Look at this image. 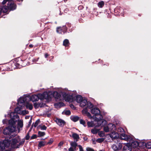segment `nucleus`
<instances>
[{"label": "nucleus", "mask_w": 151, "mask_h": 151, "mask_svg": "<svg viewBox=\"0 0 151 151\" xmlns=\"http://www.w3.org/2000/svg\"><path fill=\"white\" fill-rule=\"evenodd\" d=\"M11 141L9 139H7L4 140L3 142L0 143V149L3 151L5 147H9L10 145Z\"/></svg>", "instance_id": "obj_4"}, {"label": "nucleus", "mask_w": 151, "mask_h": 151, "mask_svg": "<svg viewBox=\"0 0 151 151\" xmlns=\"http://www.w3.org/2000/svg\"><path fill=\"white\" fill-rule=\"evenodd\" d=\"M62 114H65L66 115H70L71 114V112L69 110H67L64 111H63L62 113Z\"/></svg>", "instance_id": "obj_34"}, {"label": "nucleus", "mask_w": 151, "mask_h": 151, "mask_svg": "<svg viewBox=\"0 0 151 151\" xmlns=\"http://www.w3.org/2000/svg\"><path fill=\"white\" fill-rule=\"evenodd\" d=\"M22 62L23 61L21 59H20L19 60L18 59V61L14 64L15 65L17 68H20V66L24 65L23 64Z\"/></svg>", "instance_id": "obj_14"}, {"label": "nucleus", "mask_w": 151, "mask_h": 151, "mask_svg": "<svg viewBox=\"0 0 151 151\" xmlns=\"http://www.w3.org/2000/svg\"><path fill=\"white\" fill-rule=\"evenodd\" d=\"M37 137V135L36 134H33L30 138L31 139H32L36 138Z\"/></svg>", "instance_id": "obj_48"}, {"label": "nucleus", "mask_w": 151, "mask_h": 151, "mask_svg": "<svg viewBox=\"0 0 151 151\" xmlns=\"http://www.w3.org/2000/svg\"><path fill=\"white\" fill-rule=\"evenodd\" d=\"M72 99H73V96H67V99L68 101H71Z\"/></svg>", "instance_id": "obj_46"}, {"label": "nucleus", "mask_w": 151, "mask_h": 151, "mask_svg": "<svg viewBox=\"0 0 151 151\" xmlns=\"http://www.w3.org/2000/svg\"><path fill=\"white\" fill-rule=\"evenodd\" d=\"M17 121L15 120L14 118H12L11 119H9V126H12L13 127H14L15 129L16 130V126L15 125V122Z\"/></svg>", "instance_id": "obj_9"}, {"label": "nucleus", "mask_w": 151, "mask_h": 151, "mask_svg": "<svg viewBox=\"0 0 151 151\" xmlns=\"http://www.w3.org/2000/svg\"><path fill=\"white\" fill-rule=\"evenodd\" d=\"M7 4L8 9L10 11H13L16 9L17 5L13 0L9 1Z\"/></svg>", "instance_id": "obj_5"}, {"label": "nucleus", "mask_w": 151, "mask_h": 151, "mask_svg": "<svg viewBox=\"0 0 151 151\" xmlns=\"http://www.w3.org/2000/svg\"><path fill=\"white\" fill-rule=\"evenodd\" d=\"M40 122V119H38L36 121L35 123H33L34 124H33V126L34 125V127H36L38 124Z\"/></svg>", "instance_id": "obj_38"}, {"label": "nucleus", "mask_w": 151, "mask_h": 151, "mask_svg": "<svg viewBox=\"0 0 151 151\" xmlns=\"http://www.w3.org/2000/svg\"><path fill=\"white\" fill-rule=\"evenodd\" d=\"M27 97L29 99L30 101H32L33 102L38 101V98L37 95H33L31 96L29 95L27 96Z\"/></svg>", "instance_id": "obj_8"}, {"label": "nucleus", "mask_w": 151, "mask_h": 151, "mask_svg": "<svg viewBox=\"0 0 151 151\" xmlns=\"http://www.w3.org/2000/svg\"><path fill=\"white\" fill-rule=\"evenodd\" d=\"M63 144V142H60L58 144V146H62Z\"/></svg>", "instance_id": "obj_60"}, {"label": "nucleus", "mask_w": 151, "mask_h": 151, "mask_svg": "<svg viewBox=\"0 0 151 151\" xmlns=\"http://www.w3.org/2000/svg\"><path fill=\"white\" fill-rule=\"evenodd\" d=\"M34 106L35 109L38 108L40 106V104L39 103L35 102L34 104Z\"/></svg>", "instance_id": "obj_39"}, {"label": "nucleus", "mask_w": 151, "mask_h": 151, "mask_svg": "<svg viewBox=\"0 0 151 151\" xmlns=\"http://www.w3.org/2000/svg\"><path fill=\"white\" fill-rule=\"evenodd\" d=\"M44 99L47 100H50L51 99V97L50 95H49V93L47 92H44Z\"/></svg>", "instance_id": "obj_28"}, {"label": "nucleus", "mask_w": 151, "mask_h": 151, "mask_svg": "<svg viewBox=\"0 0 151 151\" xmlns=\"http://www.w3.org/2000/svg\"><path fill=\"white\" fill-rule=\"evenodd\" d=\"M75 100L78 103H80L83 99L82 96L80 95H77L76 96Z\"/></svg>", "instance_id": "obj_19"}, {"label": "nucleus", "mask_w": 151, "mask_h": 151, "mask_svg": "<svg viewBox=\"0 0 151 151\" xmlns=\"http://www.w3.org/2000/svg\"><path fill=\"white\" fill-rule=\"evenodd\" d=\"M69 44V42L68 39H65L63 41V45L65 47L68 46Z\"/></svg>", "instance_id": "obj_29"}, {"label": "nucleus", "mask_w": 151, "mask_h": 151, "mask_svg": "<svg viewBox=\"0 0 151 151\" xmlns=\"http://www.w3.org/2000/svg\"><path fill=\"white\" fill-rule=\"evenodd\" d=\"M80 123L83 124L84 126H86V122L84 120L82 119H81L80 120Z\"/></svg>", "instance_id": "obj_44"}, {"label": "nucleus", "mask_w": 151, "mask_h": 151, "mask_svg": "<svg viewBox=\"0 0 151 151\" xmlns=\"http://www.w3.org/2000/svg\"><path fill=\"white\" fill-rule=\"evenodd\" d=\"M17 131L15 129L14 127H12V126H8L5 127L4 129L3 132V133L4 134L6 135H9L10 137H9V139L13 137H15L16 135H12L11 136V134L14 132H15Z\"/></svg>", "instance_id": "obj_1"}, {"label": "nucleus", "mask_w": 151, "mask_h": 151, "mask_svg": "<svg viewBox=\"0 0 151 151\" xmlns=\"http://www.w3.org/2000/svg\"><path fill=\"white\" fill-rule=\"evenodd\" d=\"M108 126L109 129L111 130L114 131L116 129V126L114 124L112 123H110L108 124Z\"/></svg>", "instance_id": "obj_25"}, {"label": "nucleus", "mask_w": 151, "mask_h": 151, "mask_svg": "<svg viewBox=\"0 0 151 151\" xmlns=\"http://www.w3.org/2000/svg\"><path fill=\"white\" fill-rule=\"evenodd\" d=\"M93 106V104L91 103V102H88V103L87 104V107L89 108V109H91L92 108Z\"/></svg>", "instance_id": "obj_36"}, {"label": "nucleus", "mask_w": 151, "mask_h": 151, "mask_svg": "<svg viewBox=\"0 0 151 151\" xmlns=\"http://www.w3.org/2000/svg\"><path fill=\"white\" fill-rule=\"evenodd\" d=\"M25 140L24 139H23L19 143L21 145H23L24 144V142Z\"/></svg>", "instance_id": "obj_57"}, {"label": "nucleus", "mask_w": 151, "mask_h": 151, "mask_svg": "<svg viewBox=\"0 0 151 151\" xmlns=\"http://www.w3.org/2000/svg\"><path fill=\"white\" fill-rule=\"evenodd\" d=\"M2 12L5 13V12L4 11H3V8H0V15L1 14Z\"/></svg>", "instance_id": "obj_59"}, {"label": "nucleus", "mask_w": 151, "mask_h": 151, "mask_svg": "<svg viewBox=\"0 0 151 151\" xmlns=\"http://www.w3.org/2000/svg\"><path fill=\"white\" fill-rule=\"evenodd\" d=\"M109 130L110 129L108 126L105 127L104 128V130L106 132H109Z\"/></svg>", "instance_id": "obj_41"}, {"label": "nucleus", "mask_w": 151, "mask_h": 151, "mask_svg": "<svg viewBox=\"0 0 151 151\" xmlns=\"http://www.w3.org/2000/svg\"><path fill=\"white\" fill-rule=\"evenodd\" d=\"M29 138H30V136H29V132H28L27 134L25 137V139L26 140H28L29 139Z\"/></svg>", "instance_id": "obj_49"}, {"label": "nucleus", "mask_w": 151, "mask_h": 151, "mask_svg": "<svg viewBox=\"0 0 151 151\" xmlns=\"http://www.w3.org/2000/svg\"><path fill=\"white\" fill-rule=\"evenodd\" d=\"M104 133L102 131H101L99 132V135L100 137H103V135H104Z\"/></svg>", "instance_id": "obj_51"}, {"label": "nucleus", "mask_w": 151, "mask_h": 151, "mask_svg": "<svg viewBox=\"0 0 151 151\" xmlns=\"http://www.w3.org/2000/svg\"><path fill=\"white\" fill-rule=\"evenodd\" d=\"M99 130V129H96L94 128L91 129V132L92 133L95 134H97Z\"/></svg>", "instance_id": "obj_35"}, {"label": "nucleus", "mask_w": 151, "mask_h": 151, "mask_svg": "<svg viewBox=\"0 0 151 151\" xmlns=\"http://www.w3.org/2000/svg\"><path fill=\"white\" fill-rule=\"evenodd\" d=\"M55 121L60 126H63L65 123L64 120L61 119L57 118Z\"/></svg>", "instance_id": "obj_11"}, {"label": "nucleus", "mask_w": 151, "mask_h": 151, "mask_svg": "<svg viewBox=\"0 0 151 151\" xmlns=\"http://www.w3.org/2000/svg\"><path fill=\"white\" fill-rule=\"evenodd\" d=\"M78 147L79 148L80 151L83 150V148L81 145H78Z\"/></svg>", "instance_id": "obj_58"}, {"label": "nucleus", "mask_w": 151, "mask_h": 151, "mask_svg": "<svg viewBox=\"0 0 151 151\" xmlns=\"http://www.w3.org/2000/svg\"><path fill=\"white\" fill-rule=\"evenodd\" d=\"M32 118H31L30 120V121H29V124L28 125V126H27L28 127H29L31 125V124L32 122Z\"/></svg>", "instance_id": "obj_55"}, {"label": "nucleus", "mask_w": 151, "mask_h": 151, "mask_svg": "<svg viewBox=\"0 0 151 151\" xmlns=\"http://www.w3.org/2000/svg\"><path fill=\"white\" fill-rule=\"evenodd\" d=\"M22 105H20L19 106L18 105L17 107L15 108L14 111L15 112L17 113L18 112V111H19L21 110V109H22Z\"/></svg>", "instance_id": "obj_31"}, {"label": "nucleus", "mask_w": 151, "mask_h": 151, "mask_svg": "<svg viewBox=\"0 0 151 151\" xmlns=\"http://www.w3.org/2000/svg\"><path fill=\"white\" fill-rule=\"evenodd\" d=\"M104 140V139L103 138H100L97 139L96 141L98 143H101Z\"/></svg>", "instance_id": "obj_40"}, {"label": "nucleus", "mask_w": 151, "mask_h": 151, "mask_svg": "<svg viewBox=\"0 0 151 151\" xmlns=\"http://www.w3.org/2000/svg\"><path fill=\"white\" fill-rule=\"evenodd\" d=\"M44 92H43L42 93H38L37 94V96L38 98V100L39 99H40L41 100H42L44 99L45 96H44Z\"/></svg>", "instance_id": "obj_26"}, {"label": "nucleus", "mask_w": 151, "mask_h": 151, "mask_svg": "<svg viewBox=\"0 0 151 151\" xmlns=\"http://www.w3.org/2000/svg\"><path fill=\"white\" fill-rule=\"evenodd\" d=\"M1 8H3V11H4L3 10L4 9L5 11H4L5 12V13L8 10V6H7L6 5L4 6H3V7H2Z\"/></svg>", "instance_id": "obj_47"}, {"label": "nucleus", "mask_w": 151, "mask_h": 151, "mask_svg": "<svg viewBox=\"0 0 151 151\" xmlns=\"http://www.w3.org/2000/svg\"><path fill=\"white\" fill-rule=\"evenodd\" d=\"M22 112L24 114H28L29 113V111L25 110L24 111H22Z\"/></svg>", "instance_id": "obj_54"}, {"label": "nucleus", "mask_w": 151, "mask_h": 151, "mask_svg": "<svg viewBox=\"0 0 151 151\" xmlns=\"http://www.w3.org/2000/svg\"><path fill=\"white\" fill-rule=\"evenodd\" d=\"M116 145L114 144L113 145V148L114 150H120L122 147V144L119 143L118 145L117 144Z\"/></svg>", "instance_id": "obj_13"}, {"label": "nucleus", "mask_w": 151, "mask_h": 151, "mask_svg": "<svg viewBox=\"0 0 151 151\" xmlns=\"http://www.w3.org/2000/svg\"><path fill=\"white\" fill-rule=\"evenodd\" d=\"M21 145L19 143V144H17L16 147V148H19L20 146Z\"/></svg>", "instance_id": "obj_64"}, {"label": "nucleus", "mask_w": 151, "mask_h": 151, "mask_svg": "<svg viewBox=\"0 0 151 151\" xmlns=\"http://www.w3.org/2000/svg\"><path fill=\"white\" fill-rule=\"evenodd\" d=\"M70 107L73 109H76V107L75 106L72 104H71L70 105Z\"/></svg>", "instance_id": "obj_61"}, {"label": "nucleus", "mask_w": 151, "mask_h": 151, "mask_svg": "<svg viewBox=\"0 0 151 151\" xmlns=\"http://www.w3.org/2000/svg\"><path fill=\"white\" fill-rule=\"evenodd\" d=\"M70 119L72 121L76 122L79 120V117L77 116H71Z\"/></svg>", "instance_id": "obj_22"}, {"label": "nucleus", "mask_w": 151, "mask_h": 151, "mask_svg": "<svg viewBox=\"0 0 151 151\" xmlns=\"http://www.w3.org/2000/svg\"><path fill=\"white\" fill-rule=\"evenodd\" d=\"M93 123L90 122H87V124L89 127H93Z\"/></svg>", "instance_id": "obj_42"}, {"label": "nucleus", "mask_w": 151, "mask_h": 151, "mask_svg": "<svg viewBox=\"0 0 151 151\" xmlns=\"http://www.w3.org/2000/svg\"><path fill=\"white\" fill-rule=\"evenodd\" d=\"M88 102L85 99H83L81 102L80 103V106L81 107H84L87 104Z\"/></svg>", "instance_id": "obj_21"}, {"label": "nucleus", "mask_w": 151, "mask_h": 151, "mask_svg": "<svg viewBox=\"0 0 151 151\" xmlns=\"http://www.w3.org/2000/svg\"><path fill=\"white\" fill-rule=\"evenodd\" d=\"M86 150L87 151H94V150L93 148L89 147H87Z\"/></svg>", "instance_id": "obj_53"}, {"label": "nucleus", "mask_w": 151, "mask_h": 151, "mask_svg": "<svg viewBox=\"0 0 151 151\" xmlns=\"http://www.w3.org/2000/svg\"><path fill=\"white\" fill-rule=\"evenodd\" d=\"M98 121V124H99L100 126H104L105 125L107 124V122L105 120L102 119V118L101 120L99 119H96Z\"/></svg>", "instance_id": "obj_12"}, {"label": "nucleus", "mask_w": 151, "mask_h": 151, "mask_svg": "<svg viewBox=\"0 0 151 151\" xmlns=\"http://www.w3.org/2000/svg\"><path fill=\"white\" fill-rule=\"evenodd\" d=\"M130 143H127L123 147V151H132Z\"/></svg>", "instance_id": "obj_10"}, {"label": "nucleus", "mask_w": 151, "mask_h": 151, "mask_svg": "<svg viewBox=\"0 0 151 151\" xmlns=\"http://www.w3.org/2000/svg\"><path fill=\"white\" fill-rule=\"evenodd\" d=\"M91 113L94 114L96 116L98 117L99 118L96 117V119L101 120L103 118V116L100 113V111L98 108H94L91 109Z\"/></svg>", "instance_id": "obj_3"}, {"label": "nucleus", "mask_w": 151, "mask_h": 151, "mask_svg": "<svg viewBox=\"0 0 151 151\" xmlns=\"http://www.w3.org/2000/svg\"><path fill=\"white\" fill-rule=\"evenodd\" d=\"M39 104H40V106H39V107L40 108L44 107V106L45 105V104L44 103L41 104V103H39Z\"/></svg>", "instance_id": "obj_56"}, {"label": "nucleus", "mask_w": 151, "mask_h": 151, "mask_svg": "<svg viewBox=\"0 0 151 151\" xmlns=\"http://www.w3.org/2000/svg\"><path fill=\"white\" fill-rule=\"evenodd\" d=\"M40 127L41 130H45L47 129V127L44 125L42 126H40Z\"/></svg>", "instance_id": "obj_43"}, {"label": "nucleus", "mask_w": 151, "mask_h": 151, "mask_svg": "<svg viewBox=\"0 0 151 151\" xmlns=\"http://www.w3.org/2000/svg\"><path fill=\"white\" fill-rule=\"evenodd\" d=\"M54 105L56 108H60L64 106L65 104L63 103L60 102L55 104Z\"/></svg>", "instance_id": "obj_18"}, {"label": "nucleus", "mask_w": 151, "mask_h": 151, "mask_svg": "<svg viewBox=\"0 0 151 151\" xmlns=\"http://www.w3.org/2000/svg\"><path fill=\"white\" fill-rule=\"evenodd\" d=\"M19 142V141L16 138L12 139V142L11 143L12 147H14Z\"/></svg>", "instance_id": "obj_20"}, {"label": "nucleus", "mask_w": 151, "mask_h": 151, "mask_svg": "<svg viewBox=\"0 0 151 151\" xmlns=\"http://www.w3.org/2000/svg\"><path fill=\"white\" fill-rule=\"evenodd\" d=\"M25 106L27 109L28 108L30 110H32L33 107L32 104H29L27 101L26 102Z\"/></svg>", "instance_id": "obj_24"}, {"label": "nucleus", "mask_w": 151, "mask_h": 151, "mask_svg": "<svg viewBox=\"0 0 151 151\" xmlns=\"http://www.w3.org/2000/svg\"><path fill=\"white\" fill-rule=\"evenodd\" d=\"M49 56V55L48 53H46L45 54V58H47Z\"/></svg>", "instance_id": "obj_62"}, {"label": "nucleus", "mask_w": 151, "mask_h": 151, "mask_svg": "<svg viewBox=\"0 0 151 151\" xmlns=\"http://www.w3.org/2000/svg\"><path fill=\"white\" fill-rule=\"evenodd\" d=\"M104 5V1H101L98 2V6L99 8L103 7Z\"/></svg>", "instance_id": "obj_32"}, {"label": "nucleus", "mask_w": 151, "mask_h": 151, "mask_svg": "<svg viewBox=\"0 0 151 151\" xmlns=\"http://www.w3.org/2000/svg\"><path fill=\"white\" fill-rule=\"evenodd\" d=\"M53 139L52 138H51L48 142H46L47 145L48 144L49 145H51L53 143Z\"/></svg>", "instance_id": "obj_45"}, {"label": "nucleus", "mask_w": 151, "mask_h": 151, "mask_svg": "<svg viewBox=\"0 0 151 151\" xmlns=\"http://www.w3.org/2000/svg\"><path fill=\"white\" fill-rule=\"evenodd\" d=\"M27 99H28L27 97V96L24 97H21L18 101V105L19 106L20 105H22L23 106L24 104L27 102L26 101Z\"/></svg>", "instance_id": "obj_6"}, {"label": "nucleus", "mask_w": 151, "mask_h": 151, "mask_svg": "<svg viewBox=\"0 0 151 151\" xmlns=\"http://www.w3.org/2000/svg\"><path fill=\"white\" fill-rule=\"evenodd\" d=\"M47 145L46 142L45 141H41L39 142L38 147V148L39 149L41 147H44L45 146Z\"/></svg>", "instance_id": "obj_17"}, {"label": "nucleus", "mask_w": 151, "mask_h": 151, "mask_svg": "<svg viewBox=\"0 0 151 151\" xmlns=\"http://www.w3.org/2000/svg\"><path fill=\"white\" fill-rule=\"evenodd\" d=\"M17 125V127L21 128L23 126V120H19L18 122Z\"/></svg>", "instance_id": "obj_30"}, {"label": "nucleus", "mask_w": 151, "mask_h": 151, "mask_svg": "<svg viewBox=\"0 0 151 151\" xmlns=\"http://www.w3.org/2000/svg\"><path fill=\"white\" fill-rule=\"evenodd\" d=\"M46 134L45 132L39 131L37 133V137H44Z\"/></svg>", "instance_id": "obj_27"}, {"label": "nucleus", "mask_w": 151, "mask_h": 151, "mask_svg": "<svg viewBox=\"0 0 151 151\" xmlns=\"http://www.w3.org/2000/svg\"><path fill=\"white\" fill-rule=\"evenodd\" d=\"M70 137L73 138L74 140L76 141V142L78 141L80 138L78 134L74 132H73L72 136H71L70 135Z\"/></svg>", "instance_id": "obj_15"}, {"label": "nucleus", "mask_w": 151, "mask_h": 151, "mask_svg": "<svg viewBox=\"0 0 151 151\" xmlns=\"http://www.w3.org/2000/svg\"><path fill=\"white\" fill-rule=\"evenodd\" d=\"M114 12L116 14V15L118 14L120 12V9L119 7H116L114 9Z\"/></svg>", "instance_id": "obj_33"}, {"label": "nucleus", "mask_w": 151, "mask_h": 151, "mask_svg": "<svg viewBox=\"0 0 151 151\" xmlns=\"http://www.w3.org/2000/svg\"><path fill=\"white\" fill-rule=\"evenodd\" d=\"M69 151H74V150L73 148L70 147L68 150Z\"/></svg>", "instance_id": "obj_63"}, {"label": "nucleus", "mask_w": 151, "mask_h": 151, "mask_svg": "<svg viewBox=\"0 0 151 151\" xmlns=\"http://www.w3.org/2000/svg\"><path fill=\"white\" fill-rule=\"evenodd\" d=\"M12 118H14L15 120V119H19V116L17 114H16L15 115L14 114Z\"/></svg>", "instance_id": "obj_50"}, {"label": "nucleus", "mask_w": 151, "mask_h": 151, "mask_svg": "<svg viewBox=\"0 0 151 151\" xmlns=\"http://www.w3.org/2000/svg\"><path fill=\"white\" fill-rule=\"evenodd\" d=\"M145 147L148 149L151 148V142H149L145 144Z\"/></svg>", "instance_id": "obj_37"}, {"label": "nucleus", "mask_w": 151, "mask_h": 151, "mask_svg": "<svg viewBox=\"0 0 151 151\" xmlns=\"http://www.w3.org/2000/svg\"><path fill=\"white\" fill-rule=\"evenodd\" d=\"M56 96L55 97V99H59L60 98V95H59V93H58V92H56Z\"/></svg>", "instance_id": "obj_52"}, {"label": "nucleus", "mask_w": 151, "mask_h": 151, "mask_svg": "<svg viewBox=\"0 0 151 151\" xmlns=\"http://www.w3.org/2000/svg\"><path fill=\"white\" fill-rule=\"evenodd\" d=\"M77 142L75 141L74 142H71L70 143V145L74 148V149L75 150H76V148L77 147H78V145L76 143Z\"/></svg>", "instance_id": "obj_23"}, {"label": "nucleus", "mask_w": 151, "mask_h": 151, "mask_svg": "<svg viewBox=\"0 0 151 151\" xmlns=\"http://www.w3.org/2000/svg\"><path fill=\"white\" fill-rule=\"evenodd\" d=\"M139 143L138 142L136 141H134L132 142L131 143H130V145L132 148H136L139 145Z\"/></svg>", "instance_id": "obj_16"}, {"label": "nucleus", "mask_w": 151, "mask_h": 151, "mask_svg": "<svg viewBox=\"0 0 151 151\" xmlns=\"http://www.w3.org/2000/svg\"><path fill=\"white\" fill-rule=\"evenodd\" d=\"M112 134H113V133H111L109 135L110 137L112 139V140L114 139H119V137L117 133L116 134L114 135H113ZM120 139H121L127 140V141H129V136L124 133L120 134Z\"/></svg>", "instance_id": "obj_2"}, {"label": "nucleus", "mask_w": 151, "mask_h": 151, "mask_svg": "<svg viewBox=\"0 0 151 151\" xmlns=\"http://www.w3.org/2000/svg\"><path fill=\"white\" fill-rule=\"evenodd\" d=\"M57 32L60 34H64L67 31V28L66 26L58 27L56 30Z\"/></svg>", "instance_id": "obj_7"}]
</instances>
